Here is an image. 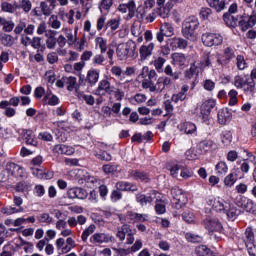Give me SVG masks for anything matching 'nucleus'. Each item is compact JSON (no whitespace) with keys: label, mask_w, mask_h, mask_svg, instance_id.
Instances as JSON below:
<instances>
[{"label":"nucleus","mask_w":256,"mask_h":256,"mask_svg":"<svg viewBox=\"0 0 256 256\" xmlns=\"http://www.w3.org/2000/svg\"><path fill=\"white\" fill-rule=\"evenodd\" d=\"M197 29H199V19L196 16L186 18L182 26V35L188 41H197Z\"/></svg>","instance_id":"nucleus-1"},{"label":"nucleus","mask_w":256,"mask_h":256,"mask_svg":"<svg viewBox=\"0 0 256 256\" xmlns=\"http://www.w3.org/2000/svg\"><path fill=\"white\" fill-rule=\"evenodd\" d=\"M164 73L167 76L158 78L160 93L162 91H165L166 87L167 88L173 87V83H175V81L179 80V78L181 77V72L179 71L173 72V67H171V65H167L165 67Z\"/></svg>","instance_id":"nucleus-2"},{"label":"nucleus","mask_w":256,"mask_h":256,"mask_svg":"<svg viewBox=\"0 0 256 256\" xmlns=\"http://www.w3.org/2000/svg\"><path fill=\"white\" fill-rule=\"evenodd\" d=\"M137 44L133 40L119 44L116 55L120 61H125L128 57H137Z\"/></svg>","instance_id":"nucleus-3"},{"label":"nucleus","mask_w":256,"mask_h":256,"mask_svg":"<svg viewBox=\"0 0 256 256\" xmlns=\"http://www.w3.org/2000/svg\"><path fill=\"white\" fill-rule=\"evenodd\" d=\"M135 233L137 231L131 228V225L123 224L121 227H118L116 237L119 238V241H123L126 237V245H133L135 242Z\"/></svg>","instance_id":"nucleus-4"},{"label":"nucleus","mask_w":256,"mask_h":256,"mask_svg":"<svg viewBox=\"0 0 256 256\" xmlns=\"http://www.w3.org/2000/svg\"><path fill=\"white\" fill-rule=\"evenodd\" d=\"M89 243L94 247L115 243V236L107 232H95L92 236H90Z\"/></svg>","instance_id":"nucleus-5"},{"label":"nucleus","mask_w":256,"mask_h":256,"mask_svg":"<svg viewBox=\"0 0 256 256\" xmlns=\"http://www.w3.org/2000/svg\"><path fill=\"white\" fill-rule=\"evenodd\" d=\"M234 87L243 89L244 93H253L255 91V81L237 75L234 77Z\"/></svg>","instance_id":"nucleus-6"},{"label":"nucleus","mask_w":256,"mask_h":256,"mask_svg":"<svg viewBox=\"0 0 256 256\" xmlns=\"http://www.w3.org/2000/svg\"><path fill=\"white\" fill-rule=\"evenodd\" d=\"M201 39L205 47H219L223 44V36L219 33L206 32L202 34Z\"/></svg>","instance_id":"nucleus-7"},{"label":"nucleus","mask_w":256,"mask_h":256,"mask_svg":"<svg viewBox=\"0 0 256 256\" xmlns=\"http://www.w3.org/2000/svg\"><path fill=\"white\" fill-rule=\"evenodd\" d=\"M171 195L173 197V206L175 209H181L187 204V196L183 193V189L179 187H174L171 189Z\"/></svg>","instance_id":"nucleus-8"},{"label":"nucleus","mask_w":256,"mask_h":256,"mask_svg":"<svg viewBox=\"0 0 256 256\" xmlns=\"http://www.w3.org/2000/svg\"><path fill=\"white\" fill-rule=\"evenodd\" d=\"M115 92V86H111V82L107 79H102L98 83V87L95 90V95L98 97H104V95H112Z\"/></svg>","instance_id":"nucleus-9"},{"label":"nucleus","mask_w":256,"mask_h":256,"mask_svg":"<svg viewBox=\"0 0 256 256\" xmlns=\"http://www.w3.org/2000/svg\"><path fill=\"white\" fill-rule=\"evenodd\" d=\"M13 203H14V207L13 206H9V207H5L1 209V213H3L4 215H13L15 213H23V198H21L20 196L14 195L13 198Z\"/></svg>","instance_id":"nucleus-10"},{"label":"nucleus","mask_w":256,"mask_h":256,"mask_svg":"<svg viewBox=\"0 0 256 256\" xmlns=\"http://www.w3.org/2000/svg\"><path fill=\"white\" fill-rule=\"evenodd\" d=\"M217 105L215 99L205 100L200 106V113L202 115V119L204 123H209V115H211V111Z\"/></svg>","instance_id":"nucleus-11"},{"label":"nucleus","mask_w":256,"mask_h":256,"mask_svg":"<svg viewBox=\"0 0 256 256\" xmlns=\"http://www.w3.org/2000/svg\"><path fill=\"white\" fill-rule=\"evenodd\" d=\"M203 224L208 233H222L223 231V224L217 218H206Z\"/></svg>","instance_id":"nucleus-12"},{"label":"nucleus","mask_w":256,"mask_h":256,"mask_svg":"<svg viewBox=\"0 0 256 256\" xmlns=\"http://www.w3.org/2000/svg\"><path fill=\"white\" fill-rule=\"evenodd\" d=\"M174 32L173 25L164 23L161 25L159 32L156 33V39L159 43H163L165 37H173Z\"/></svg>","instance_id":"nucleus-13"},{"label":"nucleus","mask_w":256,"mask_h":256,"mask_svg":"<svg viewBox=\"0 0 256 256\" xmlns=\"http://www.w3.org/2000/svg\"><path fill=\"white\" fill-rule=\"evenodd\" d=\"M206 203L209 207H211L212 211H216V213L225 212L227 207V202L223 199H216L214 197H208Z\"/></svg>","instance_id":"nucleus-14"},{"label":"nucleus","mask_w":256,"mask_h":256,"mask_svg":"<svg viewBox=\"0 0 256 256\" xmlns=\"http://www.w3.org/2000/svg\"><path fill=\"white\" fill-rule=\"evenodd\" d=\"M238 25L241 28V31H247L255 27L256 25V12L253 11L250 16H242L241 20L238 21Z\"/></svg>","instance_id":"nucleus-15"},{"label":"nucleus","mask_w":256,"mask_h":256,"mask_svg":"<svg viewBox=\"0 0 256 256\" xmlns=\"http://www.w3.org/2000/svg\"><path fill=\"white\" fill-rule=\"evenodd\" d=\"M6 171L12 177H25V168L13 162L6 164Z\"/></svg>","instance_id":"nucleus-16"},{"label":"nucleus","mask_w":256,"mask_h":256,"mask_svg":"<svg viewBox=\"0 0 256 256\" xmlns=\"http://www.w3.org/2000/svg\"><path fill=\"white\" fill-rule=\"evenodd\" d=\"M157 195V191H152L151 194L145 195L142 193L136 194V201L141 205V207H145L146 205H151L153 201H155V196Z\"/></svg>","instance_id":"nucleus-17"},{"label":"nucleus","mask_w":256,"mask_h":256,"mask_svg":"<svg viewBox=\"0 0 256 256\" xmlns=\"http://www.w3.org/2000/svg\"><path fill=\"white\" fill-rule=\"evenodd\" d=\"M88 195L87 190L80 187L70 188L67 191L68 199H87Z\"/></svg>","instance_id":"nucleus-18"},{"label":"nucleus","mask_w":256,"mask_h":256,"mask_svg":"<svg viewBox=\"0 0 256 256\" xmlns=\"http://www.w3.org/2000/svg\"><path fill=\"white\" fill-rule=\"evenodd\" d=\"M200 153H211V151H215L217 149V144L213 142L212 140H202L197 145Z\"/></svg>","instance_id":"nucleus-19"},{"label":"nucleus","mask_w":256,"mask_h":256,"mask_svg":"<svg viewBox=\"0 0 256 256\" xmlns=\"http://www.w3.org/2000/svg\"><path fill=\"white\" fill-rule=\"evenodd\" d=\"M153 49H155V43H145L139 49L140 59L141 61H145L147 57H151L153 55Z\"/></svg>","instance_id":"nucleus-20"},{"label":"nucleus","mask_w":256,"mask_h":256,"mask_svg":"<svg viewBox=\"0 0 256 256\" xmlns=\"http://www.w3.org/2000/svg\"><path fill=\"white\" fill-rule=\"evenodd\" d=\"M224 213L227 216L228 221H235V219L241 215V210H239L237 206L228 203L226 204Z\"/></svg>","instance_id":"nucleus-21"},{"label":"nucleus","mask_w":256,"mask_h":256,"mask_svg":"<svg viewBox=\"0 0 256 256\" xmlns=\"http://www.w3.org/2000/svg\"><path fill=\"white\" fill-rule=\"evenodd\" d=\"M99 75L100 71L97 69L88 70L85 79L86 83H88L90 87H95V85H97V83L99 82Z\"/></svg>","instance_id":"nucleus-22"},{"label":"nucleus","mask_w":256,"mask_h":256,"mask_svg":"<svg viewBox=\"0 0 256 256\" xmlns=\"http://www.w3.org/2000/svg\"><path fill=\"white\" fill-rule=\"evenodd\" d=\"M137 6L135 5V0H129L126 4H120L118 6V11L120 13H127L129 11V17H135V11Z\"/></svg>","instance_id":"nucleus-23"},{"label":"nucleus","mask_w":256,"mask_h":256,"mask_svg":"<svg viewBox=\"0 0 256 256\" xmlns=\"http://www.w3.org/2000/svg\"><path fill=\"white\" fill-rule=\"evenodd\" d=\"M178 129L186 135H197V126L193 122L180 123Z\"/></svg>","instance_id":"nucleus-24"},{"label":"nucleus","mask_w":256,"mask_h":256,"mask_svg":"<svg viewBox=\"0 0 256 256\" xmlns=\"http://www.w3.org/2000/svg\"><path fill=\"white\" fill-rule=\"evenodd\" d=\"M142 88L148 89L150 93H161L159 86V78L157 79L156 83L155 80L144 79L142 81Z\"/></svg>","instance_id":"nucleus-25"},{"label":"nucleus","mask_w":256,"mask_h":256,"mask_svg":"<svg viewBox=\"0 0 256 256\" xmlns=\"http://www.w3.org/2000/svg\"><path fill=\"white\" fill-rule=\"evenodd\" d=\"M53 153H57L58 155H73L75 148L65 144H57L53 148Z\"/></svg>","instance_id":"nucleus-26"},{"label":"nucleus","mask_w":256,"mask_h":256,"mask_svg":"<svg viewBox=\"0 0 256 256\" xmlns=\"http://www.w3.org/2000/svg\"><path fill=\"white\" fill-rule=\"evenodd\" d=\"M57 9V6L54 4L48 3L46 0L40 2V10L42 11V15L44 17H51L53 12Z\"/></svg>","instance_id":"nucleus-27"},{"label":"nucleus","mask_w":256,"mask_h":256,"mask_svg":"<svg viewBox=\"0 0 256 256\" xmlns=\"http://www.w3.org/2000/svg\"><path fill=\"white\" fill-rule=\"evenodd\" d=\"M115 189L118 191H131L132 193H135V191H138L139 188H137V185L130 182L118 181L115 184Z\"/></svg>","instance_id":"nucleus-28"},{"label":"nucleus","mask_w":256,"mask_h":256,"mask_svg":"<svg viewBox=\"0 0 256 256\" xmlns=\"http://www.w3.org/2000/svg\"><path fill=\"white\" fill-rule=\"evenodd\" d=\"M231 59H235V50L231 47H226L224 49V59L218 58L217 63L219 65H227Z\"/></svg>","instance_id":"nucleus-29"},{"label":"nucleus","mask_w":256,"mask_h":256,"mask_svg":"<svg viewBox=\"0 0 256 256\" xmlns=\"http://www.w3.org/2000/svg\"><path fill=\"white\" fill-rule=\"evenodd\" d=\"M170 47L172 51H177V49H187V40L179 37H174L170 39Z\"/></svg>","instance_id":"nucleus-30"},{"label":"nucleus","mask_w":256,"mask_h":256,"mask_svg":"<svg viewBox=\"0 0 256 256\" xmlns=\"http://www.w3.org/2000/svg\"><path fill=\"white\" fill-rule=\"evenodd\" d=\"M232 114L228 108H223L218 111V123L220 125H227L231 121Z\"/></svg>","instance_id":"nucleus-31"},{"label":"nucleus","mask_w":256,"mask_h":256,"mask_svg":"<svg viewBox=\"0 0 256 256\" xmlns=\"http://www.w3.org/2000/svg\"><path fill=\"white\" fill-rule=\"evenodd\" d=\"M57 35V31L55 30H49L46 34V47L47 49H55L57 46V38L55 37Z\"/></svg>","instance_id":"nucleus-32"},{"label":"nucleus","mask_w":256,"mask_h":256,"mask_svg":"<svg viewBox=\"0 0 256 256\" xmlns=\"http://www.w3.org/2000/svg\"><path fill=\"white\" fill-rule=\"evenodd\" d=\"M87 223V217L83 215H78L77 218L74 216L68 217V220L66 224L69 225V227H75L76 225H85Z\"/></svg>","instance_id":"nucleus-33"},{"label":"nucleus","mask_w":256,"mask_h":256,"mask_svg":"<svg viewBox=\"0 0 256 256\" xmlns=\"http://www.w3.org/2000/svg\"><path fill=\"white\" fill-rule=\"evenodd\" d=\"M187 91H189V86L183 85L179 93L172 95L171 101H173V103H179V101H185V99H187V94H186Z\"/></svg>","instance_id":"nucleus-34"},{"label":"nucleus","mask_w":256,"mask_h":256,"mask_svg":"<svg viewBox=\"0 0 256 256\" xmlns=\"http://www.w3.org/2000/svg\"><path fill=\"white\" fill-rule=\"evenodd\" d=\"M223 21L225 25H227V27H230L231 29H235V27L239 25V20L230 13H224Z\"/></svg>","instance_id":"nucleus-35"},{"label":"nucleus","mask_w":256,"mask_h":256,"mask_svg":"<svg viewBox=\"0 0 256 256\" xmlns=\"http://www.w3.org/2000/svg\"><path fill=\"white\" fill-rule=\"evenodd\" d=\"M143 242L141 240H136L130 249L120 248L117 250L118 253H125V255H129V253H137L139 249H142Z\"/></svg>","instance_id":"nucleus-36"},{"label":"nucleus","mask_w":256,"mask_h":256,"mask_svg":"<svg viewBox=\"0 0 256 256\" xmlns=\"http://www.w3.org/2000/svg\"><path fill=\"white\" fill-rule=\"evenodd\" d=\"M23 139L27 145H32L33 147H37L38 145L35 133H33L31 130H26L24 132Z\"/></svg>","instance_id":"nucleus-37"},{"label":"nucleus","mask_w":256,"mask_h":256,"mask_svg":"<svg viewBox=\"0 0 256 256\" xmlns=\"http://www.w3.org/2000/svg\"><path fill=\"white\" fill-rule=\"evenodd\" d=\"M129 177H131V179H135V181H145V183L149 181L147 174L139 170H131L129 172Z\"/></svg>","instance_id":"nucleus-38"},{"label":"nucleus","mask_w":256,"mask_h":256,"mask_svg":"<svg viewBox=\"0 0 256 256\" xmlns=\"http://www.w3.org/2000/svg\"><path fill=\"white\" fill-rule=\"evenodd\" d=\"M96 229H97V226H95V224H90L87 228L84 229L81 235V239L83 243H87V240L89 239V237H91L92 235H95Z\"/></svg>","instance_id":"nucleus-39"},{"label":"nucleus","mask_w":256,"mask_h":256,"mask_svg":"<svg viewBox=\"0 0 256 256\" xmlns=\"http://www.w3.org/2000/svg\"><path fill=\"white\" fill-rule=\"evenodd\" d=\"M172 59L176 65H179V67H187V57H185V54L183 53H174L172 55Z\"/></svg>","instance_id":"nucleus-40"},{"label":"nucleus","mask_w":256,"mask_h":256,"mask_svg":"<svg viewBox=\"0 0 256 256\" xmlns=\"http://www.w3.org/2000/svg\"><path fill=\"white\" fill-rule=\"evenodd\" d=\"M243 241L245 245H249L251 243H255V233L253 232V228L248 227L245 230Z\"/></svg>","instance_id":"nucleus-41"},{"label":"nucleus","mask_w":256,"mask_h":256,"mask_svg":"<svg viewBox=\"0 0 256 256\" xmlns=\"http://www.w3.org/2000/svg\"><path fill=\"white\" fill-rule=\"evenodd\" d=\"M120 25H121V20L117 18L110 19L106 22L105 31H107L108 29L112 32L117 31Z\"/></svg>","instance_id":"nucleus-42"},{"label":"nucleus","mask_w":256,"mask_h":256,"mask_svg":"<svg viewBox=\"0 0 256 256\" xmlns=\"http://www.w3.org/2000/svg\"><path fill=\"white\" fill-rule=\"evenodd\" d=\"M48 27L51 29H61V21L59 20V16L53 14L48 19Z\"/></svg>","instance_id":"nucleus-43"},{"label":"nucleus","mask_w":256,"mask_h":256,"mask_svg":"<svg viewBox=\"0 0 256 256\" xmlns=\"http://www.w3.org/2000/svg\"><path fill=\"white\" fill-rule=\"evenodd\" d=\"M187 79H193V77H197L199 75V67L195 65V63L191 64L190 68L187 69L184 73Z\"/></svg>","instance_id":"nucleus-44"},{"label":"nucleus","mask_w":256,"mask_h":256,"mask_svg":"<svg viewBox=\"0 0 256 256\" xmlns=\"http://www.w3.org/2000/svg\"><path fill=\"white\" fill-rule=\"evenodd\" d=\"M149 216L147 214H139L137 212L130 214V219L134 221V223H145Z\"/></svg>","instance_id":"nucleus-45"},{"label":"nucleus","mask_w":256,"mask_h":256,"mask_svg":"<svg viewBox=\"0 0 256 256\" xmlns=\"http://www.w3.org/2000/svg\"><path fill=\"white\" fill-rule=\"evenodd\" d=\"M96 47H99L100 53H107V39L103 37L95 38Z\"/></svg>","instance_id":"nucleus-46"},{"label":"nucleus","mask_w":256,"mask_h":256,"mask_svg":"<svg viewBox=\"0 0 256 256\" xmlns=\"http://www.w3.org/2000/svg\"><path fill=\"white\" fill-rule=\"evenodd\" d=\"M228 171H229V166H227V162L220 161L216 164L217 175H227Z\"/></svg>","instance_id":"nucleus-47"},{"label":"nucleus","mask_w":256,"mask_h":256,"mask_svg":"<svg viewBox=\"0 0 256 256\" xmlns=\"http://www.w3.org/2000/svg\"><path fill=\"white\" fill-rule=\"evenodd\" d=\"M64 82L69 91H73L77 87V78L73 76L64 77Z\"/></svg>","instance_id":"nucleus-48"},{"label":"nucleus","mask_w":256,"mask_h":256,"mask_svg":"<svg viewBox=\"0 0 256 256\" xmlns=\"http://www.w3.org/2000/svg\"><path fill=\"white\" fill-rule=\"evenodd\" d=\"M19 9H22L24 13H29L33 9V3L31 0H21L19 4Z\"/></svg>","instance_id":"nucleus-49"},{"label":"nucleus","mask_w":256,"mask_h":256,"mask_svg":"<svg viewBox=\"0 0 256 256\" xmlns=\"http://www.w3.org/2000/svg\"><path fill=\"white\" fill-rule=\"evenodd\" d=\"M185 238L189 243H203V237L193 233H186Z\"/></svg>","instance_id":"nucleus-50"},{"label":"nucleus","mask_w":256,"mask_h":256,"mask_svg":"<svg viewBox=\"0 0 256 256\" xmlns=\"http://www.w3.org/2000/svg\"><path fill=\"white\" fill-rule=\"evenodd\" d=\"M64 33L67 38L68 45H74V43L77 42V37L73 36V30L65 28Z\"/></svg>","instance_id":"nucleus-51"},{"label":"nucleus","mask_w":256,"mask_h":256,"mask_svg":"<svg viewBox=\"0 0 256 256\" xmlns=\"http://www.w3.org/2000/svg\"><path fill=\"white\" fill-rule=\"evenodd\" d=\"M236 66H237V69H239L240 71L247 69V61H245V56L238 55L236 57Z\"/></svg>","instance_id":"nucleus-52"},{"label":"nucleus","mask_w":256,"mask_h":256,"mask_svg":"<svg viewBox=\"0 0 256 256\" xmlns=\"http://www.w3.org/2000/svg\"><path fill=\"white\" fill-rule=\"evenodd\" d=\"M237 181V175L230 173L224 179V185L227 187H233Z\"/></svg>","instance_id":"nucleus-53"},{"label":"nucleus","mask_w":256,"mask_h":256,"mask_svg":"<svg viewBox=\"0 0 256 256\" xmlns=\"http://www.w3.org/2000/svg\"><path fill=\"white\" fill-rule=\"evenodd\" d=\"M195 253L199 256H207L211 255V249L207 248L205 245H200L196 247Z\"/></svg>","instance_id":"nucleus-54"},{"label":"nucleus","mask_w":256,"mask_h":256,"mask_svg":"<svg viewBox=\"0 0 256 256\" xmlns=\"http://www.w3.org/2000/svg\"><path fill=\"white\" fill-rule=\"evenodd\" d=\"M32 175H34V177H37V179H49V174L45 173L43 169L39 168H33Z\"/></svg>","instance_id":"nucleus-55"},{"label":"nucleus","mask_w":256,"mask_h":256,"mask_svg":"<svg viewBox=\"0 0 256 256\" xmlns=\"http://www.w3.org/2000/svg\"><path fill=\"white\" fill-rule=\"evenodd\" d=\"M84 181L88 187H97L99 185V180L93 176H84Z\"/></svg>","instance_id":"nucleus-56"},{"label":"nucleus","mask_w":256,"mask_h":256,"mask_svg":"<svg viewBox=\"0 0 256 256\" xmlns=\"http://www.w3.org/2000/svg\"><path fill=\"white\" fill-rule=\"evenodd\" d=\"M0 7L4 13H15V6L9 2H1Z\"/></svg>","instance_id":"nucleus-57"},{"label":"nucleus","mask_w":256,"mask_h":256,"mask_svg":"<svg viewBox=\"0 0 256 256\" xmlns=\"http://www.w3.org/2000/svg\"><path fill=\"white\" fill-rule=\"evenodd\" d=\"M166 59L163 57H158L156 60H154V67L158 71V73H161L163 71V66L166 63Z\"/></svg>","instance_id":"nucleus-58"},{"label":"nucleus","mask_w":256,"mask_h":256,"mask_svg":"<svg viewBox=\"0 0 256 256\" xmlns=\"http://www.w3.org/2000/svg\"><path fill=\"white\" fill-rule=\"evenodd\" d=\"M113 7V0H101L99 9L101 12L109 11Z\"/></svg>","instance_id":"nucleus-59"},{"label":"nucleus","mask_w":256,"mask_h":256,"mask_svg":"<svg viewBox=\"0 0 256 256\" xmlns=\"http://www.w3.org/2000/svg\"><path fill=\"white\" fill-rule=\"evenodd\" d=\"M214 59H215V55H212L211 53H205L202 61L203 66L211 67V63H213Z\"/></svg>","instance_id":"nucleus-60"},{"label":"nucleus","mask_w":256,"mask_h":256,"mask_svg":"<svg viewBox=\"0 0 256 256\" xmlns=\"http://www.w3.org/2000/svg\"><path fill=\"white\" fill-rule=\"evenodd\" d=\"M78 97H79V99H83V101H85V103H87V105H95V97H93L92 95L78 93Z\"/></svg>","instance_id":"nucleus-61"},{"label":"nucleus","mask_w":256,"mask_h":256,"mask_svg":"<svg viewBox=\"0 0 256 256\" xmlns=\"http://www.w3.org/2000/svg\"><path fill=\"white\" fill-rule=\"evenodd\" d=\"M182 219L186 223H193V221H195V215L193 212L186 210L182 213Z\"/></svg>","instance_id":"nucleus-62"},{"label":"nucleus","mask_w":256,"mask_h":256,"mask_svg":"<svg viewBox=\"0 0 256 256\" xmlns=\"http://www.w3.org/2000/svg\"><path fill=\"white\" fill-rule=\"evenodd\" d=\"M131 33L134 37H141L143 30L141 29V24H133L131 26Z\"/></svg>","instance_id":"nucleus-63"},{"label":"nucleus","mask_w":256,"mask_h":256,"mask_svg":"<svg viewBox=\"0 0 256 256\" xmlns=\"http://www.w3.org/2000/svg\"><path fill=\"white\" fill-rule=\"evenodd\" d=\"M233 137L231 136V132L229 131H225L223 132L222 136H221V141L223 143V145H229L232 141Z\"/></svg>","instance_id":"nucleus-64"}]
</instances>
